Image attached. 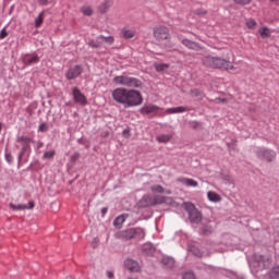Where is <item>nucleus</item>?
I'll list each match as a JSON object with an SVG mask.
<instances>
[{
	"instance_id": "nucleus-1",
	"label": "nucleus",
	"mask_w": 279,
	"mask_h": 279,
	"mask_svg": "<svg viewBox=\"0 0 279 279\" xmlns=\"http://www.w3.org/2000/svg\"><path fill=\"white\" fill-rule=\"evenodd\" d=\"M112 99L117 104H121L124 108H135L143 104V95L136 89H128L125 87H118L111 93Z\"/></svg>"
},
{
	"instance_id": "nucleus-2",
	"label": "nucleus",
	"mask_w": 279,
	"mask_h": 279,
	"mask_svg": "<svg viewBox=\"0 0 279 279\" xmlns=\"http://www.w3.org/2000/svg\"><path fill=\"white\" fill-rule=\"evenodd\" d=\"M202 63L207 69H218L220 71H234V64H232L229 58L205 56L202 59Z\"/></svg>"
},
{
	"instance_id": "nucleus-3",
	"label": "nucleus",
	"mask_w": 279,
	"mask_h": 279,
	"mask_svg": "<svg viewBox=\"0 0 279 279\" xmlns=\"http://www.w3.org/2000/svg\"><path fill=\"white\" fill-rule=\"evenodd\" d=\"M114 236L117 239H122V241H131V239H137V241H141L145 239V230H143V228H131L117 232Z\"/></svg>"
},
{
	"instance_id": "nucleus-4",
	"label": "nucleus",
	"mask_w": 279,
	"mask_h": 279,
	"mask_svg": "<svg viewBox=\"0 0 279 279\" xmlns=\"http://www.w3.org/2000/svg\"><path fill=\"white\" fill-rule=\"evenodd\" d=\"M113 82L114 84H118V86H126V88H141V86H143L141 80L129 75L116 76Z\"/></svg>"
},
{
	"instance_id": "nucleus-5",
	"label": "nucleus",
	"mask_w": 279,
	"mask_h": 279,
	"mask_svg": "<svg viewBox=\"0 0 279 279\" xmlns=\"http://www.w3.org/2000/svg\"><path fill=\"white\" fill-rule=\"evenodd\" d=\"M270 265H271V257L263 256L260 254H255L251 263V267H253V269H256L257 271H263V269H268Z\"/></svg>"
},
{
	"instance_id": "nucleus-6",
	"label": "nucleus",
	"mask_w": 279,
	"mask_h": 279,
	"mask_svg": "<svg viewBox=\"0 0 279 279\" xmlns=\"http://www.w3.org/2000/svg\"><path fill=\"white\" fill-rule=\"evenodd\" d=\"M166 202H167V197L165 196L146 195L140 201L138 206L141 208H147V206H157V204H165Z\"/></svg>"
},
{
	"instance_id": "nucleus-7",
	"label": "nucleus",
	"mask_w": 279,
	"mask_h": 279,
	"mask_svg": "<svg viewBox=\"0 0 279 279\" xmlns=\"http://www.w3.org/2000/svg\"><path fill=\"white\" fill-rule=\"evenodd\" d=\"M184 208L189 214V219L192 223H199V221H202V211H198L193 203H185Z\"/></svg>"
},
{
	"instance_id": "nucleus-8",
	"label": "nucleus",
	"mask_w": 279,
	"mask_h": 279,
	"mask_svg": "<svg viewBox=\"0 0 279 279\" xmlns=\"http://www.w3.org/2000/svg\"><path fill=\"white\" fill-rule=\"evenodd\" d=\"M154 38L159 43L162 40H169L171 38V34L169 33V28L167 26H156L154 28Z\"/></svg>"
},
{
	"instance_id": "nucleus-9",
	"label": "nucleus",
	"mask_w": 279,
	"mask_h": 279,
	"mask_svg": "<svg viewBox=\"0 0 279 279\" xmlns=\"http://www.w3.org/2000/svg\"><path fill=\"white\" fill-rule=\"evenodd\" d=\"M257 156L262 160H266L267 162H271V160H274L276 158V151L269 150V149H266V148H259L257 150Z\"/></svg>"
},
{
	"instance_id": "nucleus-10",
	"label": "nucleus",
	"mask_w": 279,
	"mask_h": 279,
	"mask_svg": "<svg viewBox=\"0 0 279 279\" xmlns=\"http://www.w3.org/2000/svg\"><path fill=\"white\" fill-rule=\"evenodd\" d=\"M84 71V69L82 68V65H74L71 66L68 72L65 73V77L66 80H76V77H80L82 75V72Z\"/></svg>"
},
{
	"instance_id": "nucleus-11",
	"label": "nucleus",
	"mask_w": 279,
	"mask_h": 279,
	"mask_svg": "<svg viewBox=\"0 0 279 279\" xmlns=\"http://www.w3.org/2000/svg\"><path fill=\"white\" fill-rule=\"evenodd\" d=\"M73 100L75 104H80V106H86L88 104V100L86 99V96L82 94L80 88L74 87L72 90Z\"/></svg>"
},
{
	"instance_id": "nucleus-12",
	"label": "nucleus",
	"mask_w": 279,
	"mask_h": 279,
	"mask_svg": "<svg viewBox=\"0 0 279 279\" xmlns=\"http://www.w3.org/2000/svg\"><path fill=\"white\" fill-rule=\"evenodd\" d=\"M35 206L36 204L34 201H29L28 206L23 204L14 205V203L9 204V208H11V210H32Z\"/></svg>"
},
{
	"instance_id": "nucleus-13",
	"label": "nucleus",
	"mask_w": 279,
	"mask_h": 279,
	"mask_svg": "<svg viewBox=\"0 0 279 279\" xmlns=\"http://www.w3.org/2000/svg\"><path fill=\"white\" fill-rule=\"evenodd\" d=\"M160 110V107L156 105H144L140 112L141 114H154L155 112H158Z\"/></svg>"
},
{
	"instance_id": "nucleus-14",
	"label": "nucleus",
	"mask_w": 279,
	"mask_h": 279,
	"mask_svg": "<svg viewBox=\"0 0 279 279\" xmlns=\"http://www.w3.org/2000/svg\"><path fill=\"white\" fill-rule=\"evenodd\" d=\"M124 266L129 271H141V266L134 259H126Z\"/></svg>"
},
{
	"instance_id": "nucleus-15",
	"label": "nucleus",
	"mask_w": 279,
	"mask_h": 279,
	"mask_svg": "<svg viewBox=\"0 0 279 279\" xmlns=\"http://www.w3.org/2000/svg\"><path fill=\"white\" fill-rule=\"evenodd\" d=\"M189 107H173L166 109V114H182V112H189Z\"/></svg>"
},
{
	"instance_id": "nucleus-16",
	"label": "nucleus",
	"mask_w": 279,
	"mask_h": 279,
	"mask_svg": "<svg viewBox=\"0 0 279 279\" xmlns=\"http://www.w3.org/2000/svg\"><path fill=\"white\" fill-rule=\"evenodd\" d=\"M178 182H180V184H183L184 186H190V187H196L199 185V183H197V181H195L194 179H189V178H179L177 179Z\"/></svg>"
},
{
	"instance_id": "nucleus-17",
	"label": "nucleus",
	"mask_w": 279,
	"mask_h": 279,
	"mask_svg": "<svg viewBox=\"0 0 279 279\" xmlns=\"http://www.w3.org/2000/svg\"><path fill=\"white\" fill-rule=\"evenodd\" d=\"M17 143H21L22 149H29V143H34V141L27 136H19L17 137Z\"/></svg>"
},
{
	"instance_id": "nucleus-18",
	"label": "nucleus",
	"mask_w": 279,
	"mask_h": 279,
	"mask_svg": "<svg viewBox=\"0 0 279 279\" xmlns=\"http://www.w3.org/2000/svg\"><path fill=\"white\" fill-rule=\"evenodd\" d=\"M182 45H184V47H187V49H192L193 51L199 50V45H197V43L189 40V39H183Z\"/></svg>"
},
{
	"instance_id": "nucleus-19",
	"label": "nucleus",
	"mask_w": 279,
	"mask_h": 279,
	"mask_svg": "<svg viewBox=\"0 0 279 279\" xmlns=\"http://www.w3.org/2000/svg\"><path fill=\"white\" fill-rule=\"evenodd\" d=\"M125 219H128V215L125 214L118 216L113 221V226L119 229L123 228V223H125Z\"/></svg>"
},
{
	"instance_id": "nucleus-20",
	"label": "nucleus",
	"mask_w": 279,
	"mask_h": 279,
	"mask_svg": "<svg viewBox=\"0 0 279 279\" xmlns=\"http://www.w3.org/2000/svg\"><path fill=\"white\" fill-rule=\"evenodd\" d=\"M110 8H112V0H105L99 7V11L101 14H106Z\"/></svg>"
},
{
	"instance_id": "nucleus-21",
	"label": "nucleus",
	"mask_w": 279,
	"mask_h": 279,
	"mask_svg": "<svg viewBox=\"0 0 279 279\" xmlns=\"http://www.w3.org/2000/svg\"><path fill=\"white\" fill-rule=\"evenodd\" d=\"M173 138V134H161L156 137L157 143H169Z\"/></svg>"
},
{
	"instance_id": "nucleus-22",
	"label": "nucleus",
	"mask_w": 279,
	"mask_h": 279,
	"mask_svg": "<svg viewBox=\"0 0 279 279\" xmlns=\"http://www.w3.org/2000/svg\"><path fill=\"white\" fill-rule=\"evenodd\" d=\"M207 197L209 202H215V203L221 202V196L215 192H208Z\"/></svg>"
},
{
	"instance_id": "nucleus-23",
	"label": "nucleus",
	"mask_w": 279,
	"mask_h": 279,
	"mask_svg": "<svg viewBox=\"0 0 279 279\" xmlns=\"http://www.w3.org/2000/svg\"><path fill=\"white\" fill-rule=\"evenodd\" d=\"M81 12L82 14H84V16H93L94 10H93V7L90 5H83L81 8Z\"/></svg>"
},
{
	"instance_id": "nucleus-24",
	"label": "nucleus",
	"mask_w": 279,
	"mask_h": 279,
	"mask_svg": "<svg viewBox=\"0 0 279 279\" xmlns=\"http://www.w3.org/2000/svg\"><path fill=\"white\" fill-rule=\"evenodd\" d=\"M39 58H38V56H36V54H34L33 57H25L24 58V62H25V64H36V63H38L39 62Z\"/></svg>"
},
{
	"instance_id": "nucleus-25",
	"label": "nucleus",
	"mask_w": 279,
	"mask_h": 279,
	"mask_svg": "<svg viewBox=\"0 0 279 279\" xmlns=\"http://www.w3.org/2000/svg\"><path fill=\"white\" fill-rule=\"evenodd\" d=\"M259 35L262 38H269L271 36V32L269 31V27L264 26L259 29Z\"/></svg>"
},
{
	"instance_id": "nucleus-26",
	"label": "nucleus",
	"mask_w": 279,
	"mask_h": 279,
	"mask_svg": "<svg viewBox=\"0 0 279 279\" xmlns=\"http://www.w3.org/2000/svg\"><path fill=\"white\" fill-rule=\"evenodd\" d=\"M122 36L123 38H134V36H136V32L132 31V29H123L122 31Z\"/></svg>"
},
{
	"instance_id": "nucleus-27",
	"label": "nucleus",
	"mask_w": 279,
	"mask_h": 279,
	"mask_svg": "<svg viewBox=\"0 0 279 279\" xmlns=\"http://www.w3.org/2000/svg\"><path fill=\"white\" fill-rule=\"evenodd\" d=\"M98 40H102V43L112 45V43H114V37H112V36L105 37L104 35H100V36H98Z\"/></svg>"
},
{
	"instance_id": "nucleus-28",
	"label": "nucleus",
	"mask_w": 279,
	"mask_h": 279,
	"mask_svg": "<svg viewBox=\"0 0 279 279\" xmlns=\"http://www.w3.org/2000/svg\"><path fill=\"white\" fill-rule=\"evenodd\" d=\"M102 40L99 39V37H97L96 40H92L89 41V47H93V49H97L99 47H101Z\"/></svg>"
},
{
	"instance_id": "nucleus-29",
	"label": "nucleus",
	"mask_w": 279,
	"mask_h": 279,
	"mask_svg": "<svg viewBox=\"0 0 279 279\" xmlns=\"http://www.w3.org/2000/svg\"><path fill=\"white\" fill-rule=\"evenodd\" d=\"M169 68V64H167V63H156L155 64V69H156V71H158V73H160V72H162V71H166V69H168Z\"/></svg>"
},
{
	"instance_id": "nucleus-30",
	"label": "nucleus",
	"mask_w": 279,
	"mask_h": 279,
	"mask_svg": "<svg viewBox=\"0 0 279 279\" xmlns=\"http://www.w3.org/2000/svg\"><path fill=\"white\" fill-rule=\"evenodd\" d=\"M44 16H45L44 12H40L38 14V17L35 20L36 27H40V25H43Z\"/></svg>"
},
{
	"instance_id": "nucleus-31",
	"label": "nucleus",
	"mask_w": 279,
	"mask_h": 279,
	"mask_svg": "<svg viewBox=\"0 0 279 279\" xmlns=\"http://www.w3.org/2000/svg\"><path fill=\"white\" fill-rule=\"evenodd\" d=\"M271 279H279V266L274 267L270 271Z\"/></svg>"
},
{
	"instance_id": "nucleus-32",
	"label": "nucleus",
	"mask_w": 279,
	"mask_h": 279,
	"mask_svg": "<svg viewBox=\"0 0 279 279\" xmlns=\"http://www.w3.org/2000/svg\"><path fill=\"white\" fill-rule=\"evenodd\" d=\"M150 191H153V193H165V187H162V185H153Z\"/></svg>"
},
{
	"instance_id": "nucleus-33",
	"label": "nucleus",
	"mask_w": 279,
	"mask_h": 279,
	"mask_svg": "<svg viewBox=\"0 0 279 279\" xmlns=\"http://www.w3.org/2000/svg\"><path fill=\"white\" fill-rule=\"evenodd\" d=\"M246 27H248V29H255L256 28V22L253 19H250L246 21Z\"/></svg>"
},
{
	"instance_id": "nucleus-34",
	"label": "nucleus",
	"mask_w": 279,
	"mask_h": 279,
	"mask_svg": "<svg viewBox=\"0 0 279 279\" xmlns=\"http://www.w3.org/2000/svg\"><path fill=\"white\" fill-rule=\"evenodd\" d=\"M233 1L238 5H250V3H252V0H233Z\"/></svg>"
},
{
	"instance_id": "nucleus-35",
	"label": "nucleus",
	"mask_w": 279,
	"mask_h": 279,
	"mask_svg": "<svg viewBox=\"0 0 279 279\" xmlns=\"http://www.w3.org/2000/svg\"><path fill=\"white\" fill-rule=\"evenodd\" d=\"M56 156V150L46 151L44 154V159H51Z\"/></svg>"
},
{
	"instance_id": "nucleus-36",
	"label": "nucleus",
	"mask_w": 279,
	"mask_h": 279,
	"mask_svg": "<svg viewBox=\"0 0 279 279\" xmlns=\"http://www.w3.org/2000/svg\"><path fill=\"white\" fill-rule=\"evenodd\" d=\"M190 95H192V97H202V90H199V89H192L190 92Z\"/></svg>"
},
{
	"instance_id": "nucleus-37",
	"label": "nucleus",
	"mask_w": 279,
	"mask_h": 279,
	"mask_svg": "<svg viewBox=\"0 0 279 279\" xmlns=\"http://www.w3.org/2000/svg\"><path fill=\"white\" fill-rule=\"evenodd\" d=\"M144 252H145V254L151 255V254H154L155 250H154V247H151V245H146L144 247Z\"/></svg>"
},
{
	"instance_id": "nucleus-38",
	"label": "nucleus",
	"mask_w": 279,
	"mask_h": 279,
	"mask_svg": "<svg viewBox=\"0 0 279 279\" xmlns=\"http://www.w3.org/2000/svg\"><path fill=\"white\" fill-rule=\"evenodd\" d=\"M183 279H196L195 274H193V271H187L183 274Z\"/></svg>"
},
{
	"instance_id": "nucleus-39",
	"label": "nucleus",
	"mask_w": 279,
	"mask_h": 279,
	"mask_svg": "<svg viewBox=\"0 0 279 279\" xmlns=\"http://www.w3.org/2000/svg\"><path fill=\"white\" fill-rule=\"evenodd\" d=\"M192 252H193V255L198 256V258H202V256H204V254L202 253V251H199V248H193Z\"/></svg>"
},
{
	"instance_id": "nucleus-40",
	"label": "nucleus",
	"mask_w": 279,
	"mask_h": 279,
	"mask_svg": "<svg viewBox=\"0 0 279 279\" xmlns=\"http://www.w3.org/2000/svg\"><path fill=\"white\" fill-rule=\"evenodd\" d=\"M39 131L40 132H48L49 131V126L47 125V123H41L39 125Z\"/></svg>"
},
{
	"instance_id": "nucleus-41",
	"label": "nucleus",
	"mask_w": 279,
	"mask_h": 279,
	"mask_svg": "<svg viewBox=\"0 0 279 279\" xmlns=\"http://www.w3.org/2000/svg\"><path fill=\"white\" fill-rule=\"evenodd\" d=\"M72 162H76L80 160V153H74L71 157Z\"/></svg>"
},
{
	"instance_id": "nucleus-42",
	"label": "nucleus",
	"mask_w": 279,
	"mask_h": 279,
	"mask_svg": "<svg viewBox=\"0 0 279 279\" xmlns=\"http://www.w3.org/2000/svg\"><path fill=\"white\" fill-rule=\"evenodd\" d=\"M3 38H8V32L5 31V28H3L0 33V39L3 40Z\"/></svg>"
},
{
	"instance_id": "nucleus-43",
	"label": "nucleus",
	"mask_w": 279,
	"mask_h": 279,
	"mask_svg": "<svg viewBox=\"0 0 279 279\" xmlns=\"http://www.w3.org/2000/svg\"><path fill=\"white\" fill-rule=\"evenodd\" d=\"M27 151V149H25V148H22L21 149V151H20V154H19V160L21 161V160H23V156H25V153Z\"/></svg>"
},
{
	"instance_id": "nucleus-44",
	"label": "nucleus",
	"mask_w": 279,
	"mask_h": 279,
	"mask_svg": "<svg viewBox=\"0 0 279 279\" xmlns=\"http://www.w3.org/2000/svg\"><path fill=\"white\" fill-rule=\"evenodd\" d=\"M27 151V149H25V148H22L21 149V151H20V154H19V160L21 161V160H23V156H25V153Z\"/></svg>"
},
{
	"instance_id": "nucleus-45",
	"label": "nucleus",
	"mask_w": 279,
	"mask_h": 279,
	"mask_svg": "<svg viewBox=\"0 0 279 279\" xmlns=\"http://www.w3.org/2000/svg\"><path fill=\"white\" fill-rule=\"evenodd\" d=\"M5 160H7V162H12V160H14V157H12V155L11 154H5Z\"/></svg>"
},
{
	"instance_id": "nucleus-46",
	"label": "nucleus",
	"mask_w": 279,
	"mask_h": 279,
	"mask_svg": "<svg viewBox=\"0 0 279 279\" xmlns=\"http://www.w3.org/2000/svg\"><path fill=\"white\" fill-rule=\"evenodd\" d=\"M107 278H109V279L114 278V272H112V271H107Z\"/></svg>"
},
{
	"instance_id": "nucleus-47",
	"label": "nucleus",
	"mask_w": 279,
	"mask_h": 279,
	"mask_svg": "<svg viewBox=\"0 0 279 279\" xmlns=\"http://www.w3.org/2000/svg\"><path fill=\"white\" fill-rule=\"evenodd\" d=\"M49 3V0H39V5H47Z\"/></svg>"
},
{
	"instance_id": "nucleus-48",
	"label": "nucleus",
	"mask_w": 279,
	"mask_h": 279,
	"mask_svg": "<svg viewBox=\"0 0 279 279\" xmlns=\"http://www.w3.org/2000/svg\"><path fill=\"white\" fill-rule=\"evenodd\" d=\"M216 101H219L220 104H226V98H217Z\"/></svg>"
},
{
	"instance_id": "nucleus-49",
	"label": "nucleus",
	"mask_w": 279,
	"mask_h": 279,
	"mask_svg": "<svg viewBox=\"0 0 279 279\" xmlns=\"http://www.w3.org/2000/svg\"><path fill=\"white\" fill-rule=\"evenodd\" d=\"M101 213H102V215H106V213H108V208H102Z\"/></svg>"
},
{
	"instance_id": "nucleus-50",
	"label": "nucleus",
	"mask_w": 279,
	"mask_h": 279,
	"mask_svg": "<svg viewBox=\"0 0 279 279\" xmlns=\"http://www.w3.org/2000/svg\"><path fill=\"white\" fill-rule=\"evenodd\" d=\"M123 134H130V131L124 130V131H123Z\"/></svg>"
},
{
	"instance_id": "nucleus-51",
	"label": "nucleus",
	"mask_w": 279,
	"mask_h": 279,
	"mask_svg": "<svg viewBox=\"0 0 279 279\" xmlns=\"http://www.w3.org/2000/svg\"><path fill=\"white\" fill-rule=\"evenodd\" d=\"M168 263H170V265H173V259H168Z\"/></svg>"
},
{
	"instance_id": "nucleus-52",
	"label": "nucleus",
	"mask_w": 279,
	"mask_h": 279,
	"mask_svg": "<svg viewBox=\"0 0 279 279\" xmlns=\"http://www.w3.org/2000/svg\"><path fill=\"white\" fill-rule=\"evenodd\" d=\"M277 34H279V27L276 29Z\"/></svg>"
},
{
	"instance_id": "nucleus-53",
	"label": "nucleus",
	"mask_w": 279,
	"mask_h": 279,
	"mask_svg": "<svg viewBox=\"0 0 279 279\" xmlns=\"http://www.w3.org/2000/svg\"><path fill=\"white\" fill-rule=\"evenodd\" d=\"M0 132H1V123H0Z\"/></svg>"
},
{
	"instance_id": "nucleus-54",
	"label": "nucleus",
	"mask_w": 279,
	"mask_h": 279,
	"mask_svg": "<svg viewBox=\"0 0 279 279\" xmlns=\"http://www.w3.org/2000/svg\"><path fill=\"white\" fill-rule=\"evenodd\" d=\"M271 2L276 1V0H270Z\"/></svg>"
}]
</instances>
